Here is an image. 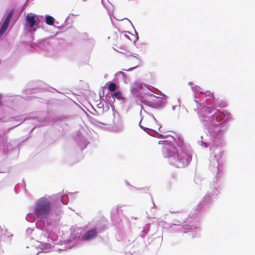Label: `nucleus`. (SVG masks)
Here are the masks:
<instances>
[{
	"mask_svg": "<svg viewBox=\"0 0 255 255\" xmlns=\"http://www.w3.org/2000/svg\"><path fill=\"white\" fill-rule=\"evenodd\" d=\"M163 150L169 164L175 167H185L192 160L191 155L183 150L179 146L176 147L171 144L166 143L164 145Z\"/></svg>",
	"mask_w": 255,
	"mask_h": 255,
	"instance_id": "obj_1",
	"label": "nucleus"
},
{
	"mask_svg": "<svg viewBox=\"0 0 255 255\" xmlns=\"http://www.w3.org/2000/svg\"><path fill=\"white\" fill-rule=\"evenodd\" d=\"M108 38L109 42L114 45V49L123 53L128 51L131 43L130 39L125 34L118 35L116 33L113 32Z\"/></svg>",
	"mask_w": 255,
	"mask_h": 255,
	"instance_id": "obj_2",
	"label": "nucleus"
},
{
	"mask_svg": "<svg viewBox=\"0 0 255 255\" xmlns=\"http://www.w3.org/2000/svg\"><path fill=\"white\" fill-rule=\"evenodd\" d=\"M139 126L146 132L149 130H153L156 133L158 137H161L163 136L161 133H158V131L161 132L160 130L161 125L157 123L154 117L150 114H146L141 118L139 122Z\"/></svg>",
	"mask_w": 255,
	"mask_h": 255,
	"instance_id": "obj_3",
	"label": "nucleus"
},
{
	"mask_svg": "<svg viewBox=\"0 0 255 255\" xmlns=\"http://www.w3.org/2000/svg\"><path fill=\"white\" fill-rule=\"evenodd\" d=\"M51 210L50 201L45 198L39 199L34 206V211L36 217L41 219L46 218L50 214Z\"/></svg>",
	"mask_w": 255,
	"mask_h": 255,
	"instance_id": "obj_4",
	"label": "nucleus"
},
{
	"mask_svg": "<svg viewBox=\"0 0 255 255\" xmlns=\"http://www.w3.org/2000/svg\"><path fill=\"white\" fill-rule=\"evenodd\" d=\"M97 235V232L96 229H92L87 231L83 236L82 239L83 240L87 241L90 240L95 238Z\"/></svg>",
	"mask_w": 255,
	"mask_h": 255,
	"instance_id": "obj_5",
	"label": "nucleus"
},
{
	"mask_svg": "<svg viewBox=\"0 0 255 255\" xmlns=\"http://www.w3.org/2000/svg\"><path fill=\"white\" fill-rule=\"evenodd\" d=\"M26 20L28 22V25L30 28H33L36 23V19H38V17L36 15H31L28 14L26 15Z\"/></svg>",
	"mask_w": 255,
	"mask_h": 255,
	"instance_id": "obj_6",
	"label": "nucleus"
},
{
	"mask_svg": "<svg viewBox=\"0 0 255 255\" xmlns=\"http://www.w3.org/2000/svg\"><path fill=\"white\" fill-rule=\"evenodd\" d=\"M141 89H142V86L141 84L139 83H134L132 84V89L133 92H136Z\"/></svg>",
	"mask_w": 255,
	"mask_h": 255,
	"instance_id": "obj_7",
	"label": "nucleus"
},
{
	"mask_svg": "<svg viewBox=\"0 0 255 255\" xmlns=\"http://www.w3.org/2000/svg\"><path fill=\"white\" fill-rule=\"evenodd\" d=\"M54 19L53 17L50 15H48L46 17L45 21L46 23L49 25H52L54 23Z\"/></svg>",
	"mask_w": 255,
	"mask_h": 255,
	"instance_id": "obj_8",
	"label": "nucleus"
},
{
	"mask_svg": "<svg viewBox=\"0 0 255 255\" xmlns=\"http://www.w3.org/2000/svg\"><path fill=\"white\" fill-rule=\"evenodd\" d=\"M13 9L11 10L8 14L7 15L6 18H5V20L4 21V23H6V24H9V21L12 16L13 13Z\"/></svg>",
	"mask_w": 255,
	"mask_h": 255,
	"instance_id": "obj_9",
	"label": "nucleus"
},
{
	"mask_svg": "<svg viewBox=\"0 0 255 255\" xmlns=\"http://www.w3.org/2000/svg\"><path fill=\"white\" fill-rule=\"evenodd\" d=\"M8 24L6 23H3L2 26L0 29V36H1L6 31L8 27Z\"/></svg>",
	"mask_w": 255,
	"mask_h": 255,
	"instance_id": "obj_10",
	"label": "nucleus"
},
{
	"mask_svg": "<svg viewBox=\"0 0 255 255\" xmlns=\"http://www.w3.org/2000/svg\"><path fill=\"white\" fill-rule=\"evenodd\" d=\"M108 90L110 91L114 92L116 90L117 85L115 83H111L108 86Z\"/></svg>",
	"mask_w": 255,
	"mask_h": 255,
	"instance_id": "obj_11",
	"label": "nucleus"
},
{
	"mask_svg": "<svg viewBox=\"0 0 255 255\" xmlns=\"http://www.w3.org/2000/svg\"><path fill=\"white\" fill-rule=\"evenodd\" d=\"M113 96L118 100H122L123 99L122 93L120 91L115 92Z\"/></svg>",
	"mask_w": 255,
	"mask_h": 255,
	"instance_id": "obj_12",
	"label": "nucleus"
},
{
	"mask_svg": "<svg viewBox=\"0 0 255 255\" xmlns=\"http://www.w3.org/2000/svg\"><path fill=\"white\" fill-rule=\"evenodd\" d=\"M163 142H164V141H163V140H160V141H158V143L159 144H161V143H162Z\"/></svg>",
	"mask_w": 255,
	"mask_h": 255,
	"instance_id": "obj_13",
	"label": "nucleus"
}]
</instances>
